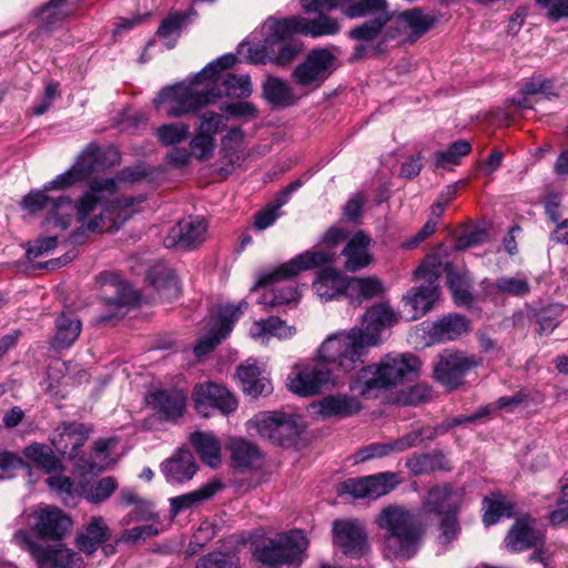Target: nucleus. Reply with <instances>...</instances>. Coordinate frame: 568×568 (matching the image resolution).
<instances>
[{"label": "nucleus", "instance_id": "f257e3e1", "mask_svg": "<svg viewBox=\"0 0 568 568\" xmlns=\"http://www.w3.org/2000/svg\"><path fill=\"white\" fill-rule=\"evenodd\" d=\"M396 321L395 313L387 305L372 306L363 316L361 327L326 337L316 351V363L294 366L287 376L288 389L306 397L337 387L342 381L328 365L334 364L344 374L354 371L368 348L382 342V331Z\"/></svg>", "mask_w": 568, "mask_h": 568}, {"label": "nucleus", "instance_id": "f03ea898", "mask_svg": "<svg viewBox=\"0 0 568 568\" xmlns=\"http://www.w3.org/2000/svg\"><path fill=\"white\" fill-rule=\"evenodd\" d=\"M118 181L111 178L93 179L83 194L73 202L64 216L68 229L75 224L69 234L72 244H82L91 234L119 229L129 219L126 209L120 201L108 203V197L116 192Z\"/></svg>", "mask_w": 568, "mask_h": 568}, {"label": "nucleus", "instance_id": "7ed1b4c3", "mask_svg": "<svg viewBox=\"0 0 568 568\" xmlns=\"http://www.w3.org/2000/svg\"><path fill=\"white\" fill-rule=\"evenodd\" d=\"M235 62L234 55H224L206 65L190 82L164 88L153 100L155 108L165 105L168 116L180 118L213 104L222 97L219 73Z\"/></svg>", "mask_w": 568, "mask_h": 568}, {"label": "nucleus", "instance_id": "20e7f679", "mask_svg": "<svg viewBox=\"0 0 568 568\" xmlns=\"http://www.w3.org/2000/svg\"><path fill=\"white\" fill-rule=\"evenodd\" d=\"M419 366L420 363L414 355H386L379 363L356 372L349 388L355 396L372 398L378 390L395 387L415 376Z\"/></svg>", "mask_w": 568, "mask_h": 568}, {"label": "nucleus", "instance_id": "39448f33", "mask_svg": "<svg viewBox=\"0 0 568 568\" xmlns=\"http://www.w3.org/2000/svg\"><path fill=\"white\" fill-rule=\"evenodd\" d=\"M376 524L385 531L386 556L409 559L417 552L423 528L413 511L390 505L379 513Z\"/></svg>", "mask_w": 568, "mask_h": 568}, {"label": "nucleus", "instance_id": "423d86ee", "mask_svg": "<svg viewBox=\"0 0 568 568\" xmlns=\"http://www.w3.org/2000/svg\"><path fill=\"white\" fill-rule=\"evenodd\" d=\"M286 18L277 19L270 17L263 23V44L242 43L241 51L246 50V58L252 63H273L280 67L290 64L302 51L300 43L291 41L297 31L287 27Z\"/></svg>", "mask_w": 568, "mask_h": 568}, {"label": "nucleus", "instance_id": "0eeeda50", "mask_svg": "<svg viewBox=\"0 0 568 568\" xmlns=\"http://www.w3.org/2000/svg\"><path fill=\"white\" fill-rule=\"evenodd\" d=\"M308 539L303 530L293 529L277 534L275 537H256L251 544L254 559L272 568L300 566L308 547Z\"/></svg>", "mask_w": 568, "mask_h": 568}, {"label": "nucleus", "instance_id": "6e6552de", "mask_svg": "<svg viewBox=\"0 0 568 568\" xmlns=\"http://www.w3.org/2000/svg\"><path fill=\"white\" fill-rule=\"evenodd\" d=\"M415 276L424 280L425 284L412 287L403 296V313L407 321H414L427 314L439 297L438 274L430 264L423 263L415 271Z\"/></svg>", "mask_w": 568, "mask_h": 568}, {"label": "nucleus", "instance_id": "1a4fd4ad", "mask_svg": "<svg viewBox=\"0 0 568 568\" xmlns=\"http://www.w3.org/2000/svg\"><path fill=\"white\" fill-rule=\"evenodd\" d=\"M13 542L22 550L29 552L40 568L49 565V568H81V557L61 545L43 547L34 540L26 529L14 532Z\"/></svg>", "mask_w": 568, "mask_h": 568}, {"label": "nucleus", "instance_id": "9d476101", "mask_svg": "<svg viewBox=\"0 0 568 568\" xmlns=\"http://www.w3.org/2000/svg\"><path fill=\"white\" fill-rule=\"evenodd\" d=\"M333 254L323 251H306L288 262L265 271L260 274L256 283L251 288L256 291L260 287L274 286L282 282H287L296 277L303 271L312 270L331 262Z\"/></svg>", "mask_w": 568, "mask_h": 568}, {"label": "nucleus", "instance_id": "9b49d317", "mask_svg": "<svg viewBox=\"0 0 568 568\" xmlns=\"http://www.w3.org/2000/svg\"><path fill=\"white\" fill-rule=\"evenodd\" d=\"M47 192L44 187L29 192L23 197L21 205L31 214L45 211L47 215L43 221L45 230L62 233L68 230V221L63 220L65 219L63 214L70 207V197L64 195L51 197Z\"/></svg>", "mask_w": 568, "mask_h": 568}, {"label": "nucleus", "instance_id": "f8f14e48", "mask_svg": "<svg viewBox=\"0 0 568 568\" xmlns=\"http://www.w3.org/2000/svg\"><path fill=\"white\" fill-rule=\"evenodd\" d=\"M332 536L334 548L348 558H362L371 550L366 528L359 520L349 518L334 520Z\"/></svg>", "mask_w": 568, "mask_h": 568}, {"label": "nucleus", "instance_id": "ddd939ff", "mask_svg": "<svg viewBox=\"0 0 568 568\" xmlns=\"http://www.w3.org/2000/svg\"><path fill=\"white\" fill-rule=\"evenodd\" d=\"M302 7L305 11L332 10L339 7L351 19H390L386 0H302Z\"/></svg>", "mask_w": 568, "mask_h": 568}, {"label": "nucleus", "instance_id": "4468645a", "mask_svg": "<svg viewBox=\"0 0 568 568\" xmlns=\"http://www.w3.org/2000/svg\"><path fill=\"white\" fill-rule=\"evenodd\" d=\"M21 519L30 525L40 538L60 539L71 528V519L58 507L40 505L30 513H23Z\"/></svg>", "mask_w": 568, "mask_h": 568}, {"label": "nucleus", "instance_id": "2eb2a0df", "mask_svg": "<svg viewBox=\"0 0 568 568\" xmlns=\"http://www.w3.org/2000/svg\"><path fill=\"white\" fill-rule=\"evenodd\" d=\"M246 302H241L237 306L226 305L217 315H212L205 325L207 329L206 334L201 336L197 344L194 346V354L196 356H203L214 349L232 331L234 321L242 314L243 308H246Z\"/></svg>", "mask_w": 568, "mask_h": 568}, {"label": "nucleus", "instance_id": "dca6fc26", "mask_svg": "<svg viewBox=\"0 0 568 568\" xmlns=\"http://www.w3.org/2000/svg\"><path fill=\"white\" fill-rule=\"evenodd\" d=\"M334 60L326 49L313 50L294 69L292 78L301 87L318 88L332 73Z\"/></svg>", "mask_w": 568, "mask_h": 568}, {"label": "nucleus", "instance_id": "f3484780", "mask_svg": "<svg viewBox=\"0 0 568 568\" xmlns=\"http://www.w3.org/2000/svg\"><path fill=\"white\" fill-rule=\"evenodd\" d=\"M192 398L195 409L203 416H207V408H216L222 414H230L237 407V400L233 394L224 386L205 382L196 384Z\"/></svg>", "mask_w": 568, "mask_h": 568}, {"label": "nucleus", "instance_id": "a211bd4d", "mask_svg": "<svg viewBox=\"0 0 568 568\" xmlns=\"http://www.w3.org/2000/svg\"><path fill=\"white\" fill-rule=\"evenodd\" d=\"M475 366H477V361L471 356L459 352H445L440 354L434 367V375L442 384L455 388Z\"/></svg>", "mask_w": 568, "mask_h": 568}, {"label": "nucleus", "instance_id": "6ab92c4d", "mask_svg": "<svg viewBox=\"0 0 568 568\" xmlns=\"http://www.w3.org/2000/svg\"><path fill=\"white\" fill-rule=\"evenodd\" d=\"M399 484L396 473L385 471L375 475L349 479L346 489L357 498L376 499L392 491Z\"/></svg>", "mask_w": 568, "mask_h": 568}, {"label": "nucleus", "instance_id": "aec40b11", "mask_svg": "<svg viewBox=\"0 0 568 568\" xmlns=\"http://www.w3.org/2000/svg\"><path fill=\"white\" fill-rule=\"evenodd\" d=\"M90 428L84 424L63 423L50 436L52 446L63 456L75 459L79 449L89 438Z\"/></svg>", "mask_w": 568, "mask_h": 568}, {"label": "nucleus", "instance_id": "412c9836", "mask_svg": "<svg viewBox=\"0 0 568 568\" xmlns=\"http://www.w3.org/2000/svg\"><path fill=\"white\" fill-rule=\"evenodd\" d=\"M373 240L365 232H356L344 246L341 255L345 258L344 267L348 272H357L367 267L372 261L373 255L371 248Z\"/></svg>", "mask_w": 568, "mask_h": 568}, {"label": "nucleus", "instance_id": "4be33fe9", "mask_svg": "<svg viewBox=\"0 0 568 568\" xmlns=\"http://www.w3.org/2000/svg\"><path fill=\"white\" fill-rule=\"evenodd\" d=\"M324 10L318 11L320 16L313 19L304 18L301 16H292L286 18V26L292 30L297 31L298 34L311 38H320L334 36L339 32V22L326 14H323Z\"/></svg>", "mask_w": 568, "mask_h": 568}, {"label": "nucleus", "instance_id": "5701e85b", "mask_svg": "<svg viewBox=\"0 0 568 568\" xmlns=\"http://www.w3.org/2000/svg\"><path fill=\"white\" fill-rule=\"evenodd\" d=\"M160 468L168 483L182 484L193 478L199 466L190 450L179 449Z\"/></svg>", "mask_w": 568, "mask_h": 568}, {"label": "nucleus", "instance_id": "b1692460", "mask_svg": "<svg viewBox=\"0 0 568 568\" xmlns=\"http://www.w3.org/2000/svg\"><path fill=\"white\" fill-rule=\"evenodd\" d=\"M542 539V532L535 527V520L529 516H524L516 520L505 542L511 551H523L538 546Z\"/></svg>", "mask_w": 568, "mask_h": 568}, {"label": "nucleus", "instance_id": "393cba45", "mask_svg": "<svg viewBox=\"0 0 568 568\" xmlns=\"http://www.w3.org/2000/svg\"><path fill=\"white\" fill-rule=\"evenodd\" d=\"M206 229L204 220L181 221L170 230L164 244L168 247L178 245L183 248H192L204 241Z\"/></svg>", "mask_w": 568, "mask_h": 568}, {"label": "nucleus", "instance_id": "a878e982", "mask_svg": "<svg viewBox=\"0 0 568 568\" xmlns=\"http://www.w3.org/2000/svg\"><path fill=\"white\" fill-rule=\"evenodd\" d=\"M186 399L187 394L179 388L158 390L146 397L148 404L169 420H175L184 414Z\"/></svg>", "mask_w": 568, "mask_h": 568}, {"label": "nucleus", "instance_id": "bb28decb", "mask_svg": "<svg viewBox=\"0 0 568 568\" xmlns=\"http://www.w3.org/2000/svg\"><path fill=\"white\" fill-rule=\"evenodd\" d=\"M316 295L323 301H329L341 295L348 296V277L335 268H323L313 282Z\"/></svg>", "mask_w": 568, "mask_h": 568}, {"label": "nucleus", "instance_id": "cd10ccee", "mask_svg": "<svg viewBox=\"0 0 568 568\" xmlns=\"http://www.w3.org/2000/svg\"><path fill=\"white\" fill-rule=\"evenodd\" d=\"M237 377L242 389L252 397L271 392V382L264 375V369L257 365L255 359H247L237 368Z\"/></svg>", "mask_w": 568, "mask_h": 568}, {"label": "nucleus", "instance_id": "c85d7f7f", "mask_svg": "<svg viewBox=\"0 0 568 568\" xmlns=\"http://www.w3.org/2000/svg\"><path fill=\"white\" fill-rule=\"evenodd\" d=\"M459 505V496L449 486H437L428 490L423 503L425 513H434L440 516L456 514Z\"/></svg>", "mask_w": 568, "mask_h": 568}, {"label": "nucleus", "instance_id": "c756f323", "mask_svg": "<svg viewBox=\"0 0 568 568\" xmlns=\"http://www.w3.org/2000/svg\"><path fill=\"white\" fill-rule=\"evenodd\" d=\"M232 466L239 471L257 469L263 465L258 447L244 439H234L230 446Z\"/></svg>", "mask_w": 568, "mask_h": 568}, {"label": "nucleus", "instance_id": "7c9ffc66", "mask_svg": "<svg viewBox=\"0 0 568 568\" xmlns=\"http://www.w3.org/2000/svg\"><path fill=\"white\" fill-rule=\"evenodd\" d=\"M250 336L266 343L271 336L287 339L295 335L296 328L287 325L280 317L271 316L266 320L254 321L248 329Z\"/></svg>", "mask_w": 568, "mask_h": 568}, {"label": "nucleus", "instance_id": "2f4dec72", "mask_svg": "<svg viewBox=\"0 0 568 568\" xmlns=\"http://www.w3.org/2000/svg\"><path fill=\"white\" fill-rule=\"evenodd\" d=\"M223 487L224 485L220 479H213L191 493L171 498V511L176 515L183 510L193 508L212 498Z\"/></svg>", "mask_w": 568, "mask_h": 568}, {"label": "nucleus", "instance_id": "473e14b6", "mask_svg": "<svg viewBox=\"0 0 568 568\" xmlns=\"http://www.w3.org/2000/svg\"><path fill=\"white\" fill-rule=\"evenodd\" d=\"M393 23L396 27V33L392 37L410 32L415 40L433 27L434 19L419 9H412L400 13Z\"/></svg>", "mask_w": 568, "mask_h": 568}, {"label": "nucleus", "instance_id": "72a5a7b5", "mask_svg": "<svg viewBox=\"0 0 568 568\" xmlns=\"http://www.w3.org/2000/svg\"><path fill=\"white\" fill-rule=\"evenodd\" d=\"M318 413L323 417H346L362 409L359 400L355 396L329 395L318 402Z\"/></svg>", "mask_w": 568, "mask_h": 568}, {"label": "nucleus", "instance_id": "f704fd0d", "mask_svg": "<svg viewBox=\"0 0 568 568\" xmlns=\"http://www.w3.org/2000/svg\"><path fill=\"white\" fill-rule=\"evenodd\" d=\"M190 440L204 464L216 468L222 463L221 443L212 433L195 432Z\"/></svg>", "mask_w": 568, "mask_h": 568}, {"label": "nucleus", "instance_id": "c9c22d12", "mask_svg": "<svg viewBox=\"0 0 568 568\" xmlns=\"http://www.w3.org/2000/svg\"><path fill=\"white\" fill-rule=\"evenodd\" d=\"M109 528L102 517H92L84 528V531L78 536L77 542L81 551L85 554L94 552L100 545L109 539Z\"/></svg>", "mask_w": 568, "mask_h": 568}, {"label": "nucleus", "instance_id": "e433bc0d", "mask_svg": "<svg viewBox=\"0 0 568 568\" xmlns=\"http://www.w3.org/2000/svg\"><path fill=\"white\" fill-rule=\"evenodd\" d=\"M469 321L459 314H449L433 324L432 336L439 342L454 341L467 333Z\"/></svg>", "mask_w": 568, "mask_h": 568}, {"label": "nucleus", "instance_id": "4c0bfd02", "mask_svg": "<svg viewBox=\"0 0 568 568\" xmlns=\"http://www.w3.org/2000/svg\"><path fill=\"white\" fill-rule=\"evenodd\" d=\"M23 456L45 473L58 471L62 468L60 459L51 447L40 443H32L24 447Z\"/></svg>", "mask_w": 568, "mask_h": 568}, {"label": "nucleus", "instance_id": "58836bf2", "mask_svg": "<svg viewBox=\"0 0 568 568\" xmlns=\"http://www.w3.org/2000/svg\"><path fill=\"white\" fill-rule=\"evenodd\" d=\"M263 94L273 105L287 106L294 103L295 98L288 83L282 79L270 77L263 84Z\"/></svg>", "mask_w": 568, "mask_h": 568}, {"label": "nucleus", "instance_id": "ea45409f", "mask_svg": "<svg viewBox=\"0 0 568 568\" xmlns=\"http://www.w3.org/2000/svg\"><path fill=\"white\" fill-rule=\"evenodd\" d=\"M483 521L486 526H491L501 517H510L513 515L514 505L507 497L500 494H494L491 497H485Z\"/></svg>", "mask_w": 568, "mask_h": 568}, {"label": "nucleus", "instance_id": "a19ab883", "mask_svg": "<svg viewBox=\"0 0 568 568\" xmlns=\"http://www.w3.org/2000/svg\"><path fill=\"white\" fill-rule=\"evenodd\" d=\"M55 326L54 345L57 347H69L72 345L78 339L82 328L79 318L64 313L57 320Z\"/></svg>", "mask_w": 568, "mask_h": 568}, {"label": "nucleus", "instance_id": "79ce46f5", "mask_svg": "<svg viewBox=\"0 0 568 568\" xmlns=\"http://www.w3.org/2000/svg\"><path fill=\"white\" fill-rule=\"evenodd\" d=\"M187 16L185 13L174 12L164 18L156 31V36L163 41L168 49H172L185 27Z\"/></svg>", "mask_w": 568, "mask_h": 568}, {"label": "nucleus", "instance_id": "37998d69", "mask_svg": "<svg viewBox=\"0 0 568 568\" xmlns=\"http://www.w3.org/2000/svg\"><path fill=\"white\" fill-rule=\"evenodd\" d=\"M382 292L383 284L376 277H348V297L357 300L358 303L375 297Z\"/></svg>", "mask_w": 568, "mask_h": 568}, {"label": "nucleus", "instance_id": "c03bdc74", "mask_svg": "<svg viewBox=\"0 0 568 568\" xmlns=\"http://www.w3.org/2000/svg\"><path fill=\"white\" fill-rule=\"evenodd\" d=\"M490 287L497 293L514 297H525L530 293L531 288L528 277L524 274L500 276Z\"/></svg>", "mask_w": 568, "mask_h": 568}, {"label": "nucleus", "instance_id": "a18cd8bd", "mask_svg": "<svg viewBox=\"0 0 568 568\" xmlns=\"http://www.w3.org/2000/svg\"><path fill=\"white\" fill-rule=\"evenodd\" d=\"M407 468L414 475H423L436 469L448 468V463L442 453L413 455L406 460Z\"/></svg>", "mask_w": 568, "mask_h": 568}, {"label": "nucleus", "instance_id": "49530a36", "mask_svg": "<svg viewBox=\"0 0 568 568\" xmlns=\"http://www.w3.org/2000/svg\"><path fill=\"white\" fill-rule=\"evenodd\" d=\"M111 440L99 439L94 443V455L85 458L80 457L77 462V466L87 474H95L103 471L106 467L108 450L110 448Z\"/></svg>", "mask_w": 568, "mask_h": 568}, {"label": "nucleus", "instance_id": "de8ad7c7", "mask_svg": "<svg viewBox=\"0 0 568 568\" xmlns=\"http://www.w3.org/2000/svg\"><path fill=\"white\" fill-rule=\"evenodd\" d=\"M190 126L186 123H166L155 130L159 142L165 146L179 144L187 139Z\"/></svg>", "mask_w": 568, "mask_h": 568}, {"label": "nucleus", "instance_id": "09e8293b", "mask_svg": "<svg viewBox=\"0 0 568 568\" xmlns=\"http://www.w3.org/2000/svg\"><path fill=\"white\" fill-rule=\"evenodd\" d=\"M470 143L466 140L454 142L446 151L435 153V162L437 166L447 168L457 164L459 159L470 152Z\"/></svg>", "mask_w": 568, "mask_h": 568}, {"label": "nucleus", "instance_id": "8fccbe9b", "mask_svg": "<svg viewBox=\"0 0 568 568\" xmlns=\"http://www.w3.org/2000/svg\"><path fill=\"white\" fill-rule=\"evenodd\" d=\"M223 85L225 88V94L229 97L245 99L252 93L251 79L246 74H227L223 79Z\"/></svg>", "mask_w": 568, "mask_h": 568}, {"label": "nucleus", "instance_id": "3c124183", "mask_svg": "<svg viewBox=\"0 0 568 568\" xmlns=\"http://www.w3.org/2000/svg\"><path fill=\"white\" fill-rule=\"evenodd\" d=\"M432 398V389L425 383L415 384L406 389H402L397 395V403L402 405H419Z\"/></svg>", "mask_w": 568, "mask_h": 568}, {"label": "nucleus", "instance_id": "603ef678", "mask_svg": "<svg viewBox=\"0 0 568 568\" xmlns=\"http://www.w3.org/2000/svg\"><path fill=\"white\" fill-rule=\"evenodd\" d=\"M70 14L67 0H51L40 10V20L48 27L55 26Z\"/></svg>", "mask_w": 568, "mask_h": 568}, {"label": "nucleus", "instance_id": "864d4df0", "mask_svg": "<svg viewBox=\"0 0 568 568\" xmlns=\"http://www.w3.org/2000/svg\"><path fill=\"white\" fill-rule=\"evenodd\" d=\"M118 488V481L106 476L93 484L85 494V498L93 504H100L106 500Z\"/></svg>", "mask_w": 568, "mask_h": 568}, {"label": "nucleus", "instance_id": "5fc2aeb1", "mask_svg": "<svg viewBox=\"0 0 568 568\" xmlns=\"http://www.w3.org/2000/svg\"><path fill=\"white\" fill-rule=\"evenodd\" d=\"M100 149L97 145H88L73 164L78 172L87 180L95 171L99 162Z\"/></svg>", "mask_w": 568, "mask_h": 568}, {"label": "nucleus", "instance_id": "6e6d98bb", "mask_svg": "<svg viewBox=\"0 0 568 568\" xmlns=\"http://www.w3.org/2000/svg\"><path fill=\"white\" fill-rule=\"evenodd\" d=\"M225 120L226 118L223 114L206 111L197 116L195 130L215 138V134L224 129Z\"/></svg>", "mask_w": 568, "mask_h": 568}, {"label": "nucleus", "instance_id": "4d7b16f0", "mask_svg": "<svg viewBox=\"0 0 568 568\" xmlns=\"http://www.w3.org/2000/svg\"><path fill=\"white\" fill-rule=\"evenodd\" d=\"M276 434H274L272 442L285 445L286 443L292 442L295 437L301 434V427L292 416H287L282 413L278 426L276 428Z\"/></svg>", "mask_w": 568, "mask_h": 568}, {"label": "nucleus", "instance_id": "13d9d810", "mask_svg": "<svg viewBox=\"0 0 568 568\" xmlns=\"http://www.w3.org/2000/svg\"><path fill=\"white\" fill-rule=\"evenodd\" d=\"M447 282L457 304H469L471 294L465 275L449 271Z\"/></svg>", "mask_w": 568, "mask_h": 568}, {"label": "nucleus", "instance_id": "bf43d9fd", "mask_svg": "<svg viewBox=\"0 0 568 568\" xmlns=\"http://www.w3.org/2000/svg\"><path fill=\"white\" fill-rule=\"evenodd\" d=\"M564 308L561 305H550L536 313V320L539 324L540 334L551 333L559 324L558 318L561 316Z\"/></svg>", "mask_w": 568, "mask_h": 568}, {"label": "nucleus", "instance_id": "052dcab7", "mask_svg": "<svg viewBox=\"0 0 568 568\" xmlns=\"http://www.w3.org/2000/svg\"><path fill=\"white\" fill-rule=\"evenodd\" d=\"M190 148L193 155L197 160H207L213 155L215 149V138L195 130V134L190 142Z\"/></svg>", "mask_w": 568, "mask_h": 568}, {"label": "nucleus", "instance_id": "680f3d73", "mask_svg": "<svg viewBox=\"0 0 568 568\" xmlns=\"http://www.w3.org/2000/svg\"><path fill=\"white\" fill-rule=\"evenodd\" d=\"M239 558L232 554L212 552L200 558L195 568H237Z\"/></svg>", "mask_w": 568, "mask_h": 568}, {"label": "nucleus", "instance_id": "e2e57ef3", "mask_svg": "<svg viewBox=\"0 0 568 568\" xmlns=\"http://www.w3.org/2000/svg\"><path fill=\"white\" fill-rule=\"evenodd\" d=\"M221 111L225 113L226 120L229 118L234 119H243V120H251L256 118L257 115V109L256 106L248 101H237V102H231L225 103L221 105Z\"/></svg>", "mask_w": 568, "mask_h": 568}, {"label": "nucleus", "instance_id": "0e129e2a", "mask_svg": "<svg viewBox=\"0 0 568 568\" xmlns=\"http://www.w3.org/2000/svg\"><path fill=\"white\" fill-rule=\"evenodd\" d=\"M85 181L78 170L72 165L64 173L55 176L53 180L44 184V191H63Z\"/></svg>", "mask_w": 568, "mask_h": 568}, {"label": "nucleus", "instance_id": "69168bd1", "mask_svg": "<svg viewBox=\"0 0 568 568\" xmlns=\"http://www.w3.org/2000/svg\"><path fill=\"white\" fill-rule=\"evenodd\" d=\"M390 19H372L367 22H364L363 24L352 29L349 31V37L355 40H372L374 39L383 29V27L389 21Z\"/></svg>", "mask_w": 568, "mask_h": 568}, {"label": "nucleus", "instance_id": "338daca9", "mask_svg": "<svg viewBox=\"0 0 568 568\" xmlns=\"http://www.w3.org/2000/svg\"><path fill=\"white\" fill-rule=\"evenodd\" d=\"M282 413H268L261 416H256L254 419V425L256 427L257 433L270 440H272L274 434H276V428L278 426Z\"/></svg>", "mask_w": 568, "mask_h": 568}, {"label": "nucleus", "instance_id": "774afa93", "mask_svg": "<svg viewBox=\"0 0 568 568\" xmlns=\"http://www.w3.org/2000/svg\"><path fill=\"white\" fill-rule=\"evenodd\" d=\"M24 460L18 454L9 450H0V479L11 476V473L23 468Z\"/></svg>", "mask_w": 568, "mask_h": 568}]
</instances>
